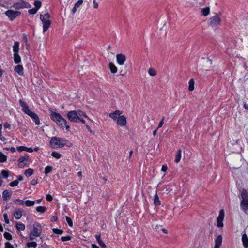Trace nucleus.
<instances>
[{"instance_id": "f257e3e1", "label": "nucleus", "mask_w": 248, "mask_h": 248, "mask_svg": "<svg viewBox=\"0 0 248 248\" xmlns=\"http://www.w3.org/2000/svg\"><path fill=\"white\" fill-rule=\"evenodd\" d=\"M31 5L23 0H18L14 2L10 8H8L4 13L5 16L11 21H14L16 18L21 15L20 10L25 8H29Z\"/></svg>"}, {"instance_id": "f03ea898", "label": "nucleus", "mask_w": 248, "mask_h": 248, "mask_svg": "<svg viewBox=\"0 0 248 248\" xmlns=\"http://www.w3.org/2000/svg\"><path fill=\"white\" fill-rule=\"evenodd\" d=\"M67 116L69 121L76 123L81 122L85 124L84 117L90 120L85 113L80 110L70 111L67 113Z\"/></svg>"}, {"instance_id": "7ed1b4c3", "label": "nucleus", "mask_w": 248, "mask_h": 248, "mask_svg": "<svg viewBox=\"0 0 248 248\" xmlns=\"http://www.w3.org/2000/svg\"><path fill=\"white\" fill-rule=\"evenodd\" d=\"M19 103L22 107V110L23 112L29 116L34 122L36 125H39L40 124V122L38 115L35 113L31 111L29 109L28 105L25 102L23 101L21 99H20L19 100Z\"/></svg>"}, {"instance_id": "20e7f679", "label": "nucleus", "mask_w": 248, "mask_h": 248, "mask_svg": "<svg viewBox=\"0 0 248 248\" xmlns=\"http://www.w3.org/2000/svg\"><path fill=\"white\" fill-rule=\"evenodd\" d=\"M50 118L52 121L55 122L58 125L63 127H65L67 130H69L70 126L67 125L66 120L63 118L59 113L51 111Z\"/></svg>"}, {"instance_id": "39448f33", "label": "nucleus", "mask_w": 248, "mask_h": 248, "mask_svg": "<svg viewBox=\"0 0 248 248\" xmlns=\"http://www.w3.org/2000/svg\"><path fill=\"white\" fill-rule=\"evenodd\" d=\"M40 19L43 24V31L45 32L51 26L50 15L48 13H46L44 15L40 14Z\"/></svg>"}, {"instance_id": "423d86ee", "label": "nucleus", "mask_w": 248, "mask_h": 248, "mask_svg": "<svg viewBox=\"0 0 248 248\" xmlns=\"http://www.w3.org/2000/svg\"><path fill=\"white\" fill-rule=\"evenodd\" d=\"M67 142V140L63 138L53 137L50 141V144L54 148L63 147Z\"/></svg>"}, {"instance_id": "0eeeda50", "label": "nucleus", "mask_w": 248, "mask_h": 248, "mask_svg": "<svg viewBox=\"0 0 248 248\" xmlns=\"http://www.w3.org/2000/svg\"><path fill=\"white\" fill-rule=\"evenodd\" d=\"M242 200L240 203V207L242 210L246 212L248 208V193L245 189H243L241 191Z\"/></svg>"}, {"instance_id": "6e6552de", "label": "nucleus", "mask_w": 248, "mask_h": 248, "mask_svg": "<svg viewBox=\"0 0 248 248\" xmlns=\"http://www.w3.org/2000/svg\"><path fill=\"white\" fill-rule=\"evenodd\" d=\"M221 15V14L219 13L218 14H216L214 16L210 18L209 25L212 27H215L220 25L221 22L220 17Z\"/></svg>"}, {"instance_id": "1a4fd4ad", "label": "nucleus", "mask_w": 248, "mask_h": 248, "mask_svg": "<svg viewBox=\"0 0 248 248\" xmlns=\"http://www.w3.org/2000/svg\"><path fill=\"white\" fill-rule=\"evenodd\" d=\"M18 162L19 168H23L25 167H28L30 163L29 156L25 155L20 157L18 160Z\"/></svg>"}, {"instance_id": "9d476101", "label": "nucleus", "mask_w": 248, "mask_h": 248, "mask_svg": "<svg viewBox=\"0 0 248 248\" xmlns=\"http://www.w3.org/2000/svg\"><path fill=\"white\" fill-rule=\"evenodd\" d=\"M31 232H32V234L36 236H39L42 232V227L40 224L38 223H34Z\"/></svg>"}, {"instance_id": "9b49d317", "label": "nucleus", "mask_w": 248, "mask_h": 248, "mask_svg": "<svg viewBox=\"0 0 248 248\" xmlns=\"http://www.w3.org/2000/svg\"><path fill=\"white\" fill-rule=\"evenodd\" d=\"M225 213L223 209L219 211V215L217 218V226L219 228L223 227V221L224 218Z\"/></svg>"}, {"instance_id": "f8f14e48", "label": "nucleus", "mask_w": 248, "mask_h": 248, "mask_svg": "<svg viewBox=\"0 0 248 248\" xmlns=\"http://www.w3.org/2000/svg\"><path fill=\"white\" fill-rule=\"evenodd\" d=\"M126 58L125 55L123 54H118L116 55V61L117 63L120 65H124L126 61Z\"/></svg>"}, {"instance_id": "ddd939ff", "label": "nucleus", "mask_w": 248, "mask_h": 248, "mask_svg": "<svg viewBox=\"0 0 248 248\" xmlns=\"http://www.w3.org/2000/svg\"><path fill=\"white\" fill-rule=\"evenodd\" d=\"M117 124L121 126H125L126 124V118L124 116H120L117 119Z\"/></svg>"}, {"instance_id": "4468645a", "label": "nucleus", "mask_w": 248, "mask_h": 248, "mask_svg": "<svg viewBox=\"0 0 248 248\" xmlns=\"http://www.w3.org/2000/svg\"><path fill=\"white\" fill-rule=\"evenodd\" d=\"M123 112L118 110H116L112 113L109 114V117L114 120H116L117 119L121 116Z\"/></svg>"}, {"instance_id": "2eb2a0df", "label": "nucleus", "mask_w": 248, "mask_h": 248, "mask_svg": "<svg viewBox=\"0 0 248 248\" xmlns=\"http://www.w3.org/2000/svg\"><path fill=\"white\" fill-rule=\"evenodd\" d=\"M12 192L8 190H4L2 193V199L3 201H6L9 199L12 195Z\"/></svg>"}, {"instance_id": "dca6fc26", "label": "nucleus", "mask_w": 248, "mask_h": 248, "mask_svg": "<svg viewBox=\"0 0 248 248\" xmlns=\"http://www.w3.org/2000/svg\"><path fill=\"white\" fill-rule=\"evenodd\" d=\"M23 210L21 209H16L14 212V216L16 219H19L22 216Z\"/></svg>"}, {"instance_id": "f3484780", "label": "nucleus", "mask_w": 248, "mask_h": 248, "mask_svg": "<svg viewBox=\"0 0 248 248\" xmlns=\"http://www.w3.org/2000/svg\"><path fill=\"white\" fill-rule=\"evenodd\" d=\"M23 67L21 65H17L14 68V70L20 76H23L24 74Z\"/></svg>"}, {"instance_id": "a211bd4d", "label": "nucleus", "mask_w": 248, "mask_h": 248, "mask_svg": "<svg viewBox=\"0 0 248 248\" xmlns=\"http://www.w3.org/2000/svg\"><path fill=\"white\" fill-rule=\"evenodd\" d=\"M83 1L82 0H78L75 4L72 10L73 14H74L78 7H79L83 3Z\"/></svg>"}, {"instance_id": "6ab92c4d", "label": "nucleus", "mask_w": 248, "mask_h": 248, "mask_svg": "<svg viewBox=\"0 0 248 248\" xmlns=\"http://www.w3.org/2000/svg\"><path fill=\"white\" fill-rule=\"evenodd\" d=\"M13 50L14 53H19V42L15 41L13 46Z\"/></svg>"}, {"instance_id": "aec40b11", "label": "nucleus", "mask_w": 248, "mask_h": 248, "mask_svg": "<svg viewBox=\"0 0 248 248\" xmlns=\"http://www.w3.org/2000/svg\"><path fill=\"white\" fill-rule=\"evenodd\" d=\"M242 241L243 245L245 248L248 247V238L246 233H244L242 236Z\"/></svg>"}, {"instance_id": "412c9836", "label": "nucleus", "mask_w": 248, "mask_h": 248, "mask_svg": "<svg viewBox=\"0 0 248 248\" xmlns=\"http://www.w3.org/2000/svg\"><path fill=\"white\" fill-rule=\"evenodd\" d=\"M222 243V237L221 235H218L215 240V246L220 247Z\"/></svg>"}, {"instance_id": "4be33fe9", "label": "nucleus", "mask_w": 248, "mask_h": 248, "mask_svg": "<svg viewBox=\"0 0 248 248\" xmlns=\"http://www.w3.org/2000/svg\"><path fill=\"white\" fill-rule=\"evenodd\" d=\"M17 150L19 152H22V151H27L28 152L31 153L33 151V150L32 149V148H28L27 147L23 146L18 147L17 148Z\"/></svg>"}, {"instance_id": "5701e85b", "label": "nucleus", "mask_w": 248, "mask_h": 248, "mask_svg": "<svg viewBox=\"0 0 248 248\" xmlns=\"http://www.w3.org/2000/svg\"><path fill=\"white\" fill-rule=\"evenodd\" d=\"M13 55L14 62L16 64L20 63L21 62V59L19 53H14Z\"/></svg>"}, {"instance_id": "b1692460", "label": "nucleus", "mask_w": 248, "mask_h": 248, "mask_svg": "<svg viewBox=\"0 0 248 248\" xmlns=\"http://www.w3.org/2000/svg\"><path fill=\"white\" fill-rule=\"evenodd\" d=\"M95 238H96L98 243L99 244V245L101 247H103V248H106V246L105 244V243L103 242V241L101 240V237H100V234H98V235L96 234V235H95Z\"/></svg>"}, {"instance_id": "393cba45", "label": "nucleus", "mask_w": 248, "mask_h": 248, "mask_svg": "<svg viewBox=\"0 0 248 248\" xmlns=\"http://www.w3.org/2000/svg\"><path fill=\"white\" fill-rule=\"evenodd\" d=\"M10 3V0H0V5L6 9L9 7L8 4Z\"/></svg>"}, {"instance_id": "a878e982", "label": "nucleus", "mask_w": 248, "mask_h": 248, "mask_svg": "<svg viewBox=\"0 0 248 248\" xmlns=\"http://www.w3.org/2000/svg\"><path fill=\"white\" fill-rule=\"evenodd\" d=\"M109 68L113 74H115L117 72V67L111 62L109 63Z\"/></svg>"}, {"instance_id": "bb28decb", "label": "nucleus", "mask_w": 248, "mask_h": 248, "mask_svg": "<svg viewBox=\"0 0 248 248\" xmlns=\"http://www.w3.org/2000/svg\"><path fill=\"white\" fill-rule=\"evenodd\" d=\"M181 153L182 151L181 149H179L177 151L176 155L175 156V162L178 163L180 162L181 158Z\"/></svg>"}, {"instance_id": "cd10ccee", "label": "nucleus", "mask_w": 248, "mask_h": 248, "mask_svg": "<svg viewBox=\"0 0 248 248\" xmlns=\"http://www.w3.org/2000/svg\"><path fill=\"white\" fill-rule=\"evenodd\" d=\"M154 203L155 206H159L161 204V202L159 199V197L156 193L154 196Z\"/></svg>"}, {"instance_id": "c85d7f7f", "label": "nucleus", "mask_w": 248, "mask_h": 248, "mask_svg": "<svg viewBox=\"0 0 248 248\" xmlns=\"http://www.w3.org/2000/svg\"><path fill=\"white\" fill-rule=\"evenodd\" d=\"M194 80L193 78H191L189 80L188 82V90L190 91H192L194 89Z\"/></svg>"}, {"instance_id": "c756f323", "label": "nucleus", "mask_w": 248, "mask_h": 248, "mask_svg": "<svg viewBox=\"0 0 248 248\" xmlns=\"http://www.w3.org/2000/svg\"><path fill=\"white\" fill-rule=\"evenodd\" d=\"M16 228L17 230L19 231H23L25 229V226L24 224H23L21 222H18L16 225Z\"/></svg>"}, {"instance_id": "7c9ffc66", "label": "nucleus", "mask_w": 248, "mask_h": 248, "mask_svg": "<svg viewBox=\"0 0 248 248\" xmlns=\"http://www.w3.org/2000/svg\"><path fill=\"white\" fill-rule=\"evenodd\" d=\"M26 206L30 207L33 206L35 203V201L26 200L24 202Z\"/></svg>"}, {"instance_id": "2f4dec72", "label": "nucleus", "mask_w": 248, "mask_h": 248, "mask_svg": "<svg viewBox=\"0 0 248 248\" xmlns=\"http://www.w3.org/2000/svg\"><path fill=\"white\" fill-rule=\"evenodd\" d=\"M53 170V167L51 166H47L45 169V174L46 176L50 173Z\"/></svg>"}, {"instance_id": "473e14b6", "label": "nucleus", "mask_w": 248, "mask_h": 248, "mask_svg": "<svg viewBox=\"0 0 248 248\" xmlns=\"http://www.w3.org/2000/svg\"><path fill=\"white\" fill-rule=\"evenodd\" d=\"M202 13L203 16H207L210 13V9L209 7H206L202 9Z\"/></svg>"}, {"instance_id": "72a5a7b5", "label": "nucleus", "mask_w": 248, "mask_h": 248, "mask_svg": "<svg viewBox=\"0 0 248 248\" xmlns=\"http://www.w3.org/2000/svg\"><path fill=\"white\" fill-rule=\"evenodd\" d=\"M51 155L57 159H60L62 156L61 154L56 151L52 152L51 153Z\"/></svg>"}, {"instance_id": "f704fd0d", "label": "nucleus", "mask_w": 248, "mask_h": 248, "mask_svg": "<svg viewBox=\"0 0 248 248\" xmlns=\"http://www.w3.org/2000/svg\"><path fill=\"white\" fill-rule=\"evenodd\" d=\"M27 246L29 248H36L37 246V244L36 243V242H28L27 243Z\"/></svg>"}, {"instance_id": "c9c22d12", "label": "nucleus", "mask_w": 248, "mask_h": 248, "mask_svg": "<svg viewBox=\"0 0 248 248\" xmlns=\"http://www.w3.org/2000/svg\"><path fill=\"white\" fill-rule=\"evenodd\" d=\"M36 210L38 212L43 213L46 211V208L45 206H37Z\"/></svg>"}, {"instance_id": "e433bc0d", "label": "nucleus", "mask_w": 248, "mask_h": 248, "mask_svg": "<svg viewBox=\"0 0 248 248\" xmlns=\"http://www.w3.org/2000/svg\"><path fill=\"white\" fill-rule=\"evenodd\" d=\"M33 172V170L32 169L29 168L27 169L25 171V175L27 177H29L31 176Z\"/></svg>"}, {"instance_id": "4c0bfd02", "label": "nucleus", "mask_w": 248, "mask_h": 248, "mask_svg": "<svg viewBox=\"0 0 248 248\" xmlns=\"http://www.w3.org/2000/svg\"><path fill=\"white\" fill-rule=\"evenodd\" d=\"M34 5L35 6V8L37 10L39 9V8L41 7L42 3L39 0H36L34 2Z\"/></svg>"}, {"instance_id": "58836bf2", "label": "nucleus", "mask_w": 248, "mask_h": 248, "mask_svg": "<svg viewBox=\"0 0 248 248\" xmlns=\"http://www.w3.org/2000/svg\"><path fill=\"white\" fill-rule=\"evenodd\" d=\"M1 175L4 178H7L9 176V171L8 170H2L1 171Z\"/></svg>"}, {"instance_id": "ea45409f", "label": "nucleus", "mask_w": 248, "mask_h": 248, "mask_svg": "<svg viewBox=\"0 0 248 248\" xmlns=\"http://www.w3.org/2000/svg\"><path fill=\"white\" fill-rule=\"evenodd\" d=\"M7 160V156L4 155L3 153L1 152H0V162L2 163L4 162Z\"/></svg>"}, {"instance_id": "a19ab883", "label": "nucleus", "mask_w": 248, "mask_h": 248, "mask_svg": "<svg viewBox=\"0 0 248 248\" xmlns=\"http://www.w3.org/2000/svg\"><path fill=\"white\" fill-rule=\"evenodd\" d=\"M148 73L151 76H155L156 75V71L153 68H149L148 69Z\"/></svg>"}, {"instance_id": "79ce46f5", "label": "nucleus", "mask_w": 248, "mask_h": 248, "mask_svg": "<svg viewBox=\"0 0 248 248\" xmlns=\"http://www.w3.org/2000/svg\"><path fill=\"white\" fill-rule=\"evenodd\" d=\"M4 237L7 240H10L12 239V236L10 233L5 232L4 233Z\"/></svg>"}, {"instance_id": "37998d69", "label": "nucleus", "mask_w": 248, "mask_h": 248, "mask_svg": "<svg viewBox=\"0 0 248 248\" xmlns=\"http://www.w3.org/2000/svg\"><path fill=\"white\" fill-rule=\"evenodd\" d=\"M53 232L58 234H61L63 233V231L62 229H59L57 228H53Z\"/></svg>"}, {"instance_id": "c03bdc74", "label": "nucleus", "mask_w": 248, "mask_h": 248, "mask_svg": "<svg viewBox=\"0 0 248 248\" xmlns=\"http://www.w3.org/2000/svg\"><path fill=\"white\" fill-rule=\"evenodd\" d=\"M71 236L67 235L66 236H62L61 238V240L62 242H65L71 240Z\"/></svg>"}, {"instance_id": "a18cd8bd", "label": "nucleus", "mask_w": 248, "mask_h": 248, "mask_svg": "<svg viewBox=\"0 0 248 248\" xmlns=\"http://www.w3.org/2000/svg\"><path fill=\"white\" fill-rule=\"evenodd\" d=\"M2 125L1 124H0V140L2 141H5L6 140V138L4 137H2V132H1V130H2Z\"/></svg>"}, {"instance_id": "49530a36", "label": "nucleus", "mask_w": 248, "mask_h": 248, "mask_svg": "<svg viewBox=\"0 0 248 248\" xmlns=\"http://www.w3.org/2000/svg\"><path fill=\"white\" fill-rule=\"evenodd\" d=\"M24 201L22 200H20L19 199H16L14 201L15 204H19V205H23L24 204Z\"/></svg>"}, {"instance_id": "de8ad7c7", "label": "nucleus", "mask_w": 248, "mask_h": 248, "mask_svg": "<svg viewBox=\"0 0 248 248\" xmlns=\"http://www.w3.org/2000/svg\"><path fill=\"white\" fill-rule=\"evenodd\" d=\"M37 11L38 10L36 9H35V8H33L29 9L28 10V13L30 15H34L35 14H36L37 13Z\"/></svg>"}, {"instance_id": "09e8293b", "label": "nucleus", "mask_w": 248, "mask_h": 248, "mask_svg": "<svg viewBox=\"0 0 248 248\" xmlns=\"http://www.w3.org/2000/svg\"><path fill=\"white\" fill-rule=\"evenodd\" d=\"M65 219H66V221H67V223L68 224V225L70 227H72V226H73V221H72V219L69 217H68L67 216H66Z\"/></svg>"}, {"instance_id": "8fccbe9b", "label": "nucleus", "mask_w": 248, "mask_h": 248, "mask_svg": "<svg viewBox=\"0 0 248 248\" xmlns=\"http://www.w3.org/2000/svg\"><path fill=\"white\" fill-rule=\"evenodd\" d=\"M18 181H17L16 180H14V181H12L9 184V186L11 187H14L18 185Z\"/></svg>"}, {"instance_id": "3c124183", "label": "nucleus", "mask_w": 248, "mask_h": 248, "mask_svg": "<svg viewBox=\"0 0 248 248\" xmlns=\"http://www.w3.org/2000/svg\"><path fill=\"white\" fill-rule=\"evenodd\" d=\"M3 217H4V219L5 222L6 224H9V220L8 219V215H7V214L6 213H4V214Z\"/></svg>"}, {"instance_id": "603ef678", "label": "nucleus", "mask_w": 248, "mask_h": 248, "mask_svg": "<svg viewBox=\"0 0 248 248\" xmlns=\"http://www.w3.org/2000/svg\"><path fill=\"white\" fill-rule=\"evenodd\" d=\"M164 119H165V117H163L162 118V120L159 123V124H158V127H157V129H159V128H160V127H161L162 126L163 124H164Z\"/></svg>"}, {"instance_id": "864d4df0", "label": "nucleus", "mask_w": 248, "mask_h": 248, "mask_svg": "<svg viewBox=\"0 0 248 248\" xmlns=\"http://www.w3.org/2000/svg\"><path fill=\"white\" fill-rule=\"evenodd\" d=\"M5 248H14V246L9 242H6L5 244Z\"/></svg>"}, {"instance_id": "5fc2aeb1", "label": "nucleus", "mask_w": 248, "mask_h": 248, "mask_svg": "<svg viewBox=\"0 0 248 248\" xmlns=\"http://www.w3.org/2000/svg\"><path fill=\"white\" fill-rule=\"evenodd\" d=\"M53 199V198H52V196L49 194H47L46 195V200L48 201V202H50Z\"/></svg>"}, {"instance_id": "6e6d98bb", "label": "nucleus", "mask_w": 248, "mask_h": 248, "mask_svg": "<svg viewBox=\"0 0 248 248\" xmlns=\"http://www.w3.org/2000/svg\"><path fill=\"white\" fill-rule=\"evenodd\" d=\"M36 237V236L32 234V232H31L29 236V238L30 240H33L35 239Z\"/></svg>"}, {"instance_id": "4d7b16f0", "label": "nucleus", "mask_w": 248, "mask_h": 248, "mask_svg": "<svg viewBox=\"0 0 248 248\" xmlns=\"http://www.w3.org/2000/svg\"><path fill=\"white\" fill-rule=\"evenodd\" d=\"M4 127L5 128H8L9 129H10L11 124L8 123H5L4 124Z\"/></svg>"}, {"instance_id": "13d9d810", "label": "nucleus", "mask_w": 248, "mask_h": 248, "mask_svg": "<svg viewBox=\"0 0 248 248\" xmlns=\"http://www.w3.org/2000/svg\"><path fill=\"white\" fill-rule=\"evenodd\" d=\"M167 169H168L167 166L166 165H163L162 166L161 170L163 172H166V170H167Z\"/></svg>"}, {"instance_id": "bf43d9fd", "label": "nucleus", "mask_w": 248, "mask_h": 248, "mask_svg": "<svg viewBox=\"0 0 248 248\" xmlns=\"http://www.w3.org/2000/svg\"><path fill=\"white\" fill-rule=\"evenodd\" d=\"M93 7L95 9L97 8L98 7V3L96 2V0H94L93 1Z\"/></svg>"}, {"instance_id": "052dcab7", "label": "nucleus", "mask_w": 248, "mask_h": 248, "mask_svg": "<svg viewBox=\"0 0 248 248\" xmlns=\"http://www.w3.org/2000/svg\"><path fill=\"white\" fill-rule=\"evenodd\" d=\"M37 183V181L36 180L33 179L31 181V184L32 185H35Z\"/></svg>"}, {"instance_id": "680f3d73", "label": "nucleus", "mask_w": 248, "mask_h": 248, "mask_svg": "<svg viewBox=\"0 0 248 248\" xmlns=\"http://www.w3.org/2000/svg\"><path fill=\"white\" fill-rule=\"evenodd\" d=\"M86 127L91 133H93V134H94V132L91 129L90 126L88 125H86Z\"/></svg>"}, {"instance_id": "e2e57ef3", "label": "nucleus", "mask_w": 248, "mask_h": 248, "mask_svg": "<svg viewBox=\"0 0 248 248\" xmlns=\"http://www.w3.org/2000/svg\"><path fill=\"white\" fill-rule=\"evenodd\" d=\"M58 219V218L56 216H53L51 217V221L56 222Z\"/></svg>"}, {"instance_id": "0e129e2a", "label": "nucleus", "mask_w": 248, "mask_h": 248, "mask_svg": "<svg viewBox=\"0 0 248 248\" xmlns=\"http://www.w3.org/2000/svg\"><path fill=\"white\" fill-rule=\"evenodd\" d=\"M23 179V176H21V175H19V176H18L17 179H16V180L18 181V182H19V181H22Z\"/></svg>"}, {"instance_id": "69168bd1", "label": "nucleus", "mask_w": 248, "mask_h": 248, "mask_svg": "<svg viewBox=\"0 0 248 248\" xmlns=\"http://www.w3.org/2000/svg\"><path fill=\"white\" fill-rule=\"evenodd\" d=\"M23 39H24L25 41L27 42L28 38H27V35L26 34H23Z\"/></svg>"}, {"instance_id": "338daca9", "label": "nucleus", "mask_w": 248, "mask_h": 248, "mask_svg": "<svg viewBox=\"0 0 248 248\" xmlns=\"http://www.w3.org/2000/svg\"><path fill=\"white\" fill-rule=\"evenodd\" d=\"M92 248H99L98 246H97L96 244H92Z\"/></svg>"}, {"instance_id": "774afa93", "label": "nucleus", "mask_w": 248, "mask_h": 248, "mask_svg": "<svg viewBox=\"0 0 248 248\" xmlns=\"http://www.w3.org/2000/svg\"><path fill=\"white\" fill-rule=\"evenodd\" d=\"M244 108L246 109H247V110H248V104H246V103H245V104H244Z\"/></svg>"}]
</instances>
